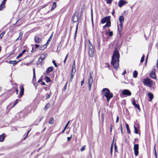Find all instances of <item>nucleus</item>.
<instances>
[{
  "label": "nucleus",
  "instance_id": "f257e3e1",
  "mask_svg": "<svg viewBox=\"0 0 158 158\" xmlns=\"http://www.w3.org/2000/svg\"><path fill=\"white\" fill-rule=\"evenodd\" d=\"M119 54L117 49L114 50L111 62L113 67L117 69L119 66Z\"/></svg>",
  "mask_w": 158,
  "mask_h": 158
},
{
  "label": "nucleus",
  "instance_id": "f03ea898",
  "mask_svg": "<svg viewBox=\"0 0 158 158\" xmlns=\"http://www.w3.org/2000/svg\"><path fill=\"white\" fill-rule=\"evenodd\" d=\"M102 93L104 96L106 98L107 101L108 102L113 97V94L110 92L108 88H104L102 90Z\"/></svg>",
  "mask_w": 158,
  "mask_h": 158
},
{
  "label": "nucleus",
  "instance_id": "7ed1b4c3",
  "mask_svg": "<svg viewBox=\"0 0 158 158\" xmlns=\"http://www.w3.org/2000/svg\"><path fill=\"white\" fill-rule=\"evenodd\" d=\"M143 82L145 86L148 87H151L153 85V81L148 77L144 79Z\"/></svg>",
  "mask_w": 158,
  "mask_h": 158
},
{
  "label": "nucleus",
  "instance_id": "20e7f679",
  "mask_svg": "<svg viewBox=\"0 0 158 158\" xmlns=\"http://www.w3.org/2000/svg\"><path fill=\"white\" fill-rule=\"evenodd\" d=\"M15 91H16V94H18V89L17 88H12L11 90H8L7 92H5L4 93V95H5L6 97L5 99L9 98L10 95Z\"/></svg>",
  "mask_w": 158,
  "mask_h": 158
},
{
  "label": "nucleus",
  "instance_id": "39448f33",
  "mask_svg": "<svg viewBox=\"0 0 158 158\" xmlns=\"http://www.w3.org/2000/svg\"><path fill=\"white\" fill-rule=\"evenodd\" d=\"M89 56L92 57H93L94 55V49L93 47L92 44L90 42V40H89Z\"/></svg>",
  "mask_w": 158,
  "mask_h": 158
},
{
  "label": "nucleus",
  "instance_id": "423d86ee",
  "mask_svg": "<svg viewBox=\"0 0 158 158\" xmlns=\"http://www.w3.org/2000/svg\"><path fill=\"white\" fill-rule=\"evenodd\" d=\"M131 94V92L128 89H125L122 91V93L121 94L120 96L122 98H123L124 97L130 96Z\"/></svg>",
  "mask_w": 158,
  "mask_h": 158
},
{
  "label": "nucleus",
  "instance_id": "0eeeda50",
  "mask_svg": "<svg viewBox=\"0 0 158 158\" xmlns=\"http://www.w3.org/2000/svg\"><path fill=\"white\" fill-rule=\"evenodd\" d=\"M92 73L90 72L89 77L88 80V84L89 86V91L91 90V87L93 82V79L92 77Z\"/></svg>",
  "mask_w": 158,
  "mask_h": 158
},
{
  "label": "nucleus",
  "instance_id": "6e6552de",
  "mask_svg": "<svg viewBox=\"0 0 158 158\" xmlns=\"http://www.w3.org/2000/svg\"><path fill=\"white\" fill-rule=\"evenodd\" d=\"M46 57V55L44 54H42L41 56L39 58L38 60L36 62L37 65H39L41 64L43 61L44 60Z\"/></svg>",
  "mask_w": 158,
  "mask_h": 158
},
{
  "label": "nucleus",
  "instance_id": "1a4fd4ad",
  "mask_svg": "<svg viewBox=\"0 0 158 158\" xmlns=\"http://www.w3.org/2000/svg\"><path fill=\"white\" fill-rule=\"evenodd\" d=\"M133 149L134 151V154L136 156L139 154V145L138 144H135L134 146Z\"/></svg>",
  "mask_w": 158,
  "mask_h": 158
},
{
  "label": "nucleus",
  "instance_id": "9d476101",
  "mask_svg": "<svg viewBox=\"0 0 158 158\" xmlns=\"http://www.w3.org/2000/svg\"><path fill=\"white\" fill-rule=\"evenodd\" d=\"M156 69H152L151 72L150 73V76L152 78L156 79Z\"/></svg>",
  "mask_w": 158,
  "mask_h": 158
},
{
  "label": "nucleus",
  "instance_id": "9b49d317",
  "mask_svg": "<svg viewBox=\"0 0 158 158\" xmlns=\"http://www.w3.org/2000/svg\"><path fill=\"white\" fill-rule=\"evenodd\" d=\"M79 15L78 13H75L73 15L72 18V20L73 23L77 22L78 19Z\"/></svg>",
  "mask_w": 158,
  "mask_h": 158
},
{
  "label": "nucleus",
  "instance_id": "f8f14e48",
  "mask_svg": "<svg viewBox=\"0 0 158 158\" xmlns=\"http://www.w3.org/2000/svg\"><path fill=\"white\" fill-rule=\"evenodd\" d=\"M131 102L132 104L139 111H140V109L139 105L138 104H137L136 103L135 99L134 98H133V101H132Z\"/></svg>",
  "mask_w": 158,
  "mask_h": 158
},
{
  "label": "nucleus",
  "instance_id": "ddd939ff",
  "mask_svg": "<svg viewBox=\"0 0 158 158\" xmlns=\"http://www.w3.org/2000/svg\"><path fill=\"white\" fill-rule=\"evenodd\" d=\"M109 20H110V16H106L101 19V23L103 24L106 23Z\"/></svg>",
  "mask_w": 158,
  "mask_h": 158
},
{
  "label": "nucleus",
  "instance_id": "4468645a",
  "mask_svg": "<svg viewBox=\"0 0 158 158\" xmlns=\"http://www.w3.org/2000/svg\"><path fill=\"white\" fill-rule=\"evenodd\" d=\"M119 21L120 22V26L121 28H122L123 26V23L124 21V18L123 16H120L119 18Z\"/></svg>",
  "mask_w": 158,
  "mask_h": 158
},
{
  "label": "nucleus",
  "instance_id": "2eb2a0df",
  "mask_svg": "<svg viewBox=\"0 0 158 158\" xmlns=\"http://www.w3.org/2000/svg\"><path fill=\"white\" fill-rule=\"evenodd\" d=\"M127 2L123 0H120L118 2V6L119 7H121L125 5Z\"/></svg>",
  "mask_w": 158,
  "mask_h": 158
},
{
  "label": "nucleus",
  "instance_id": "dca6fc26",
  "mask_svg": "<svg viewBox=\"0 0 158 158\" xmlns=\"http://www.w3.org/2000/svg\"><path fill=\"white\" fill-rule=\"evenodd\" d=\"M53 69V67L52 66L49 67L47 68L46 71V73L48 74L52 72Z\"/></svg>",
  "mask_w": 158,
  "mask_h": 158
},
{
  "label": "nucleus",
  "instance_id": "f3484780",
  "mask_svg": "<svg viewBox=\"0 0 158 158\" xmlns=\"http://www.w3.org/2000/svg\"><path fill=\"white\" fill-rule=\"evenodd\" d=\"M111 26V22L110 20H109L107 22H106V24L104 26L103 28V29H104L106 27H109Z\"/></svg>",
  "mask_w": 158,
  "mask_h": 158
},
{
  "label": "nucleus",
  "instance_id": "a211bd4d",
  "mask_svg": "<svg viewBox=\"0 0 158 158\" xmlns=\"http://www.w3.org/2000/svg\"><path fill=\"white\" fill-rule=\"evenodd\" d=\"M148 96L149 98V101H151L153 99L154 97L153 95L152 94L149 92L148 94Z\"/></svg>",
  "mask_w": 158,
  "mask_h": 158
},
{
  "label": "nucleus",
  "instance_id": "6ab92c4d",
  "mask_svg": "<svg viewBox=\"0 0 158 158\" xmlns=\"http://www.w3.org/2000/svg\"><path fill=\"white\" fill-rule=\"evenodd\" d=\"M52 35L50 36V37L49 38L48 40L47 43H46V44H44V45L42 46V47H44V48H46V47L47 46V45H46V44H47V45L49 44V42H50V40H51L52 39Z\"/></svg>",
  "mask_w": 158,
  "mask_h": 158
},
{
  "label": "nucleus",
  "instance_id": "aec40b11",
  "mask_svg": "<svg viewBox=\"0 0 158 158\" xmlns=\"http://www.w3.org/2000/svg\"><path fill=\"white\" fill-rule=\"evenodd\" d=\"M5 135V134L3 133V134L0 135V142H2L4 141L5 137L4 135Z\"/></svg>",
  "mask_w": 158,
  "mask_h": 158
},
{
  "label": "nucleus",
  "instance_id": "412c9836",
  "mask_svg": "<svg viewBox=\"0 0 158 158\" xmlns=\"http://www.w3.org/2000/svg\"><path fill=\"white\" fill-rule=\"evenodd\" d=\"M34 40L35 42L36 43H39L41 41V39L38 36L35 37Z\"/></svg>",
  "mask_w": 158,
  "mask_h": 158
},
{
  "label": "nucleus",
  "instance_id": "4be33fe9",
  "mask_svg": "<svg viewBox=\"0 0 158 158\" xmlns=\"http://www.w3.org/2000/svg\"><path fill=\"white\" fill-rule=\"evenodd\" d=\"M5 3L3 2H2L0 5V10H2V9L5 7Z\"/></svg>",
  "mask_w": 158,
  "mask_h": 158
},
{
  "label": "nucleus",
  "instance_id": "5701e85b",
  "mask_svg": "<svg viewBox=\"0 0 158 158\" xmlns=\"http://www.w3.org/2000/svg\"><path fill=\"white\" fill-rule=\"evenodd\" d=\"M56 2H54L53 3L51 10L52 11L53 10H54L56 7Z\"/></svg>",
  "mask_w": 158,
  "mask_h": 158
},
{
  "label": "nucleus",
  "instance_id": "b1692460",
  "mask_svg": "<svg viewBox=\"0 0 158 158\" xmlns=\"http://www.w3.org/2000/svg\"><path fill=\"white\" fill-rule=\"evenodd\" d=\"M138 74L136 70H135L133 74V77L135 78H136Z\"/></svg>",
  "mask_w": 158,
  "mask_h": 158
},
{
  "label": "nucleus",
  "instance_id": "393cba45",
  "mask_svg": "<svg viewBox=\"0 0 158 158\" xmlns=\"http://www.w3.org/2000/svg\"><path fill=\"white\" fill-rule=\"evenodd\" d=\"M24 89L23 87H21L20 89V97L23 96L24 94Z\"/></svg>",
  "mask_w": 158,
  "mask_h": 158
},
{
  "label": "nucleus",
  "instance_id": "a878e982",
  "mask_svg": "<svg viewBox=\"0 0 158 158\" xmlns=\"http://www.w3.org/2000/svg\"><path fill=\"white\" fill-rule=\"evenodd\" d=\"M19 61L18 62H16V60L15 61H12L10 60L9 61V63L10 64H13L14 65L16 64H17L18 62H19Z\"/></svg>",
  "mask_w": 158,
  "mask_h": 158
},
{
  "label": "nucleus",
  "instance_id": "bb28decb",
  "mask_svg": "<svg viewBox=\"0 0 158 158\" xmlns=\"http://www.w3.org/2000/svg\"><path fill=\"white\" fill-rule=\"evenodd\" d=\"M76 71V69L75 66H74V64H73L72 67V69L71 71V73H75Z\"/></svg>",
  "mask_w": 158,
  "mask_h": 158
},
{
  "label": "nucleus",
  "instance_id": "cd10ccee",
  "mask_svg": "<svg viewBox=\"0 0 158 158\" xmlns=\"http://www.w3.org/2000/svg\"><path fill=\"white\" fill-rule=\"evenodd\" d=\"M126 127L127 130V133L128 134L130 133V131L129 128V125L127 123H125Z\"/></svg>",
  "mask_w": 158,
  "mask_h": 158
},
{
  "label": "nucleus",
  "instance_id": "c85d7f7f",
  "mask_svg": "<svg viewBox=\"0 0 158 158\" xmlns=\"http://www.w3.org/2000/svg\"><path fill=\"white\" fill-rule=\"evenodd\" d=\"M51 105L50 103H48L46 106H45L44 109V110H48V109L50 107Z\"/></svg>",
  "mask_w": 158,
  "mask_h": 158
},
{
  "label": "nucleus",
  "instance_id": "c756f323",
  "mask_svg": "<svg viewBox=\"0 0 158 158\" xmlns=\"http://www.w3.org/2000/svg\"><path fill=\"white\" fill-rule=\"evenodd\" d=\"M54 121V118H50L49 121V123L50 124H52L53 123Z\"/></svg>",
  "mask_w": 158,
  "mask_h": 158
},
{
  "label": "nucleus",
  "instance_id": "7c9ffc66",
  "mask_svg": "<svg viewBox=\"0 0 158 158\" xmlns=\"http://www.w3.org/2000/svg\"><path fill=\"white\" fill-rule=\"evenodd\" d=\"M45 79L47 82H49L51 81V80L50 79L49 77H48L46 76L45 77Z\"/></svg>",
  "mask_w": 158,
  "mask_h": 158
},
{
  "label": "nucleus",
  "instance_id": "2f4dec72",
  "mask_svg": "<svg viewBox=\"0 0 158 158\" xmlns=\"http://www.w3.org/2000/svg\"><path fill=\"white\" fill-rule=\"evenodd\" d=\"M106 34H108V35L110 36H111L113 35V32L112 31H110L108 33H106Z\"/></svg>",
  "mask_w": 158,
  "mask_h": 158
},
{
  "label": "nucleus",
  "instance_id": "473e14b6",
  "mask_svg": "<svg viewBox=\"0 0 158 158\" xmlns=\"http://www.w3.org/2000/svg\"><path fill=\"white\" fill-rule=\"evenodd\" d=\"M113 148V143H112L111 145L110 148V154H111V156L112 155V154Z\"/></svg>",
  "mask_w": 158,
  "mask_h": 158
},
{
  "label": "nucleus",
  "instance_id": "72a5a7b5",
  "mask_svg": "<svg viewBox=\"0 0 158 158\" xmlns=\"http://www.w3.org/2000/svg\"><path fill=\"white\" fill-rule=\"evenodd\" d=\"M5 33V31H3L1 33V34H0V39H2Z\"/></svg>",
  "mask_w": 158,
  "mask_h": 158
},
{
  "label": "nucleus",
  "instance_id": "f704fd0d",
  "mask_svg": "<svg viewBox=\"0 0 158 158\" xmlns=\"http://www.w3.org/2000/svg\"><path fill=\"white\" fill-rule=\"evenodd\" d=\"M18 103V99H17L14 102V104L12 106V107H14Z\"/></svg>",
  "mask_w": 158,
  "mask_h": 158
},
{
  "label": "nucleus",
  "instance_id": "c9c22d12",
  "mask_svg": "<svg viewBox=\"0 0 158 158\" xmlns=\"http://www.w3.org/2000/svg\"><path fill=\"white\" fill-rule=\"evenodd\" d=\"M134 130H135V133L136 134H137L138 133V129L136 128L135 126L134 125Z\"/></svg>",
  "mask_w": 158,
  "mask_h": 158
},
{
  "label": "nucleus",
  "instance_id": "e433bc0d",
  "mask_svg": "<svg viewBox=\"0 0 158 158\" xmlns=\"http://www.w3.org/2000/svg\"><path fill=\"white\" fill-rule=\"evenodd\" d=\"M145 57V56L144 54H143V56L141 58V59L140 60V62H143L144 60Z\"/></svg>",
  "mask_w": 158,
  "mask_h": 158
},
{
  "label": "nucleus",
  "instance_id": "4c0bfd02",
  "mask_svg": "<svg viewBox=\"0 0 158 158\" xmlns=\"http://www.w3.org/2000/svg\"><path fill=\"white\" fill-rule=\"evenodd\" d=\"M154 150L155 151V156L156 158H157V154L156 152V144H155L154 147Z\"/></svg>",
  "mask_w": 158,
  "mask_h": 158
},
{
  "label": "nucleus",
  "instance_id": "58836bf2",
  "mask_svg": "<svg viewBox=\"0 0 158 158\" xmlns=\"http://www.w3.org/2000/svg\"><path fill=\"white\" fill-rule=\"evenodd\" d=\"M74 73H73H73H71V77H70L71 80H72V79H73V77H74Z\"/></svg>",
  "mask_w": 158,
  "mask_h": 158
},
{
  "label": "nucleus",
  "instance_id": "ea45409f",
  "mask_svg": "<svg viewBox=\"0 0 158 158\" xmlns=\"http://www.w3.org/2000/svg\"><path fill=\"white\" fill-rule=\"evenodd\" d=\"M107 4H111L112 0H105Z\"/></svg>",
  "mask_w": 158,
  "mask_h": 158
},
{
  "label": "nucleus",
  "instance_id": "a19ab883",
  "mask_svg": "<svg viewBox=\"0 0 158 158\" xmlns=\"http://www.w3.org/2000/svg\"><path fill=\"white\" fill-rule=\"evenodd\" d=\"M50 94L47 95L46 96V99H48L51 96V92H50Z\"/></svg>",
  "mask_w": 158,
  "mask_h": 158
},
{
  "label": "nucleus",
  "instance_id": "79ce46f5",
  "mask_svg": "<svg viewBox=\"0 0 158 158\" xmlns=\"http://www.w3.org/2000/svg\"><path fill=\"white\" fill-rule=\"evenodd\" d=\"M67 84H68V82H67L66 83L65 85V86L64 87V91H65L67 89Z\"/></svg>",
  "mask_w": 158,
  "mask_h": 158
},
{
  "label": "nucleus",
  "instance_id": "37998d69",
  "mask_svg": "<svg viewBox=\"0 0 158 158\" xmlns=\"http://www.w3.org/2000/svg\"><path fill=\"white\" fill-rule=\"evenodd\" d=\"M52 63L56 67H57L58 65L56 64V63H55V60H53L52 61Z\"/></svg>",
  "mask_w": 158,
  "mask_h": 158
},
{
  "label": "nucleus",
  "instance_id": "c03bdc74",
  "mask_svg": "<svg viewBox=\"0 0 158 158\" xmlns=\"http://www.w3.org/2000/svg\"><path fill=\"white\" fill-rule=\"evenodd\" d=\"M85 146H83L81 148V151H83L84 150H85Z\"/></svg>",
  "mask_w": 158,
  "mask_h": 158
},
{
  "label": "nucleus",
  "instance_id": "a18cd8bd",
  "mask_svg": "<svg viewBox=\"0 0 158 158\" xmlns=\"http://www.w3.org/2000/svg\"><path fill=\"white\" fill-rule=\"evenodd\" d=\"M114 150H115V151L116 152H118V151H117V146L115 144H114Z\"/></svg>",
  "mask_w": 158,
  "mask_h": 158
},
{
  "label": "nucleus",
  "instance_id": "49530a36",
  "mask_svg": "<svg viewBox=\"0 0 158 158\" xmlns=\"http://www.w3.org/2000/svg\"><path fill=\"white\" fill-rule=\"evenodd\" d=\"M30 130H29L28 132H27V134L26 135V136L23 139V140H24L27 136L28 133H29V132L30 131Z\"/></svg>",
  "mask_w": 158,
  "mask_h": 158
},
{
  "label": "nucleus",
  "instance_id": "de8ad7c7",
  "mask_svg": "<svg viewBox=\"0 0 158 158\" xmlns=\"http://www.w3.org/2000/svg\"><path fill=\"white\" fill-rule=\"evenodd\" d=\"M26 52V50L25 49H24L23 50L22 52L20 53V56L22 55V54L24 53H25Z\"/></svg>",
  "mask_w": 158,
  "mask_h": 158
},
{
  "label": "nucleus",
  "instance_id": "09e8293b",
  "mask_svg": "<svg viewBox=\"0 0 158 158\" xmlns=\"http://www.w3.org/2000/svg\"><path fill=\"white\" fill-rule=\"evenodd\" d=\"M69 122H70V121H68V122L66 124V125H65V126L64 127V128H65V129H66V128L67 127L68 125H69Z\"/></svg>",
  "mask_w": 158,
  "mask_h": 158
},
{
  "label": "nucleus",
  "instance_id": "8fccbe9b",
  "mask_svg": "<svg viewBox=\"0 0 158 158\" xmlns=\"http://www.w3.org/2000/svg\"><path fill=\"white\" fill-rule=\"evenodd\" d=\"M118 120H119V117L118 116H117V118H116V123H118Z\"/></svg>",
  "mask_w": 158,
  "mask_h": 158
},
{
  "label": "nucleus",
  "instance_id": "3c124183",
  "mask_svg": "<svg viewBox=\"0 0 158 158\" xmlns=\"http://www.w3.org/2000/svg\"><path fill=\"white\" fill-rule=\"evenodd\" d=\"M71 137H72V135H71L70 137H67V140L68 141H69V140H70L71 139Z\"/></svg>",
  "mask_w": 158,
  "mask_h": 158
},
{
  "label": "nucleus",
  "instance_id": "603ef678",
  "mask_svg": "<svg viewBox=\"0 0 158 158\" xmlns=\"http://www.w3.org/2000/svg\"><path fill=\"white\" fill-rule=\"evenodd\" d=\"M35 48H38L39 47V45L37 44H35Z\"/></svg>",
  "mask_w": 158,
  "mask_h": 158
},
{
  "label": "nucleus",
  "instance_id": "864d4df0",
  "mask_svg": "<svg viewBox=\"0 0 158 158\" xmlns=\"http://www.w3.org/2000/svg\"><path fill=\"white\" fill-rule=\"evenodd\" d=\"M120 126H121V132L122 134L123 133V128H122V124H120Z\"/></svg>",
  "mask_w": 158,
  "mask_h": 158
},
{
  "label": "nucleus",
  "instance_id": "5fc2aeb1",
  "mask_svg": "<svg viewBox=\"0 0 158 158\" xmlns=\"http://www.w3.org/2000/svg\"><path fill=\"white\" fill-rule=\"evenodd\" d=\"M113 126L112 125H111L110 127V132H112Z\"/></svg>",
  "mask_w": 158,
  "mask_h": 158
},
{
  "label": "nucleus",
  "instance_id": "6e6d98bb",
  "mask_svg": "<svg viewBox=\"0 0 158 158\" xmlns=\"http://www.w3.org/2000/svg\"><path fill=\"white\" fill-rule=\"evenodd\" d=\"M84 80H83L81 81V85L82 86L83 84H84Z\"/></svg>",
  "mask_w": 158,
  "mask_h": 158
},
{
  "label": "nucleus",
  "instance_id": "4d7b16f0",
  "mask_svg": "<svg viewBox=\"0 0 158 158\" xmlns=\"http://www.w3.org/2000/svg\"><path fill=\"white\" fill-rule=\"evenodd\" d=\"M114 13H115V12L114 11V10L113 9V11L112 13V15H113V16H114Z\"/></svg>",
  "mask_w": 158,
  "mask_h": 158
},
{
  "label": "nucleus",
  "instance_id": "13d9d810",
  "mask_svg": "<svg viewBox=\"0 0 158 158\" xmlns=\"http://www.w3.org/2000/svg\"><path fill=\"white\" fill-rule=\"evenodd\" d=\"M33 80L35 79V74H33Z\"/></svg>",
  "mask_w": 158,
  "mask_h": 158
},
{
  "label": "nucleus",
  "instance_id": "bf43d9fd",
  "mask_svg": "<svg viewBox=\"0 0 158 158\" xmlns=\"http://www.w3.org/2000/svg\"><path fill=\"white\" fill-rule=\"evenodd\" d=\"M126 73V70H124L123 72L122 73V74L123 75H124Z\"/></svg>",
  "mask_w": 158,
  "mask_h": 158
},
{
  "label": "nucleus",
  "instance_id": "052dcab7",
  "mask_svg": "<svg viewBox=\"0 0 158 158\" xmlns=\"http://www.w3.org/2000/svg\"><path fill=\"white\" fill-rule=\"evenodd\" d=\"M6 1L7 0H3L2 2L5 4Z\"/></svg>",
  "mask_w": 158,
  "mask_h": 158
},
{
  "label": "nucleus",
  "instance_id": "680f3d73",
  "mask_svg": "<svg viewBox=\"0 0 158 158\" xmlns=\"http://www.w3.org/2000/svg\"><path fill=\"white\" fill-rule=\"evenodd\" d=\"M43 117H40V119L39 122H40L41 120H42V119H43Z\"/></svg>",
  "mask_w": 158,
  "mask_h": 158
},
{
  "label": "nucleus",
  "instance_id": "e2e57ef3",
  "mask_svg": "<svg viewBox=\"0 0 158 158\" xmlns=\"http://www.w3.org/2000/svg\"><path fill=\"white\" fill-rule=\"evenodd\" d=\"M66 59H67L66 57H65V58L64 60V63H66Z\"/></svg>",
  "mask_w": 158,
  "mask_h": 158
},
{
  "label": "nucleus",
  "instance_id": "0e129e2a",
  "mask_svg": "<svg viewBox=\"0 0 158 158\" xmlns=\"http://www.w3.org/2000/svg\"><path fill=\"white\" fill-rule=\"evenodd\" d=\"M91 17H92V19H93V11H92V9L91 10Z\"/></svg>",
  "mask_w": 158,
  "mask_h": 158
},
{
  "label": "nucleus",
  "instance_id": "69168bd1",
  "mask_svg": "<svg viewBox=\"0 0 158 158\" xmlns=\"http://www.w3.org/2000/svg\"><path fill=\"white\" fill-rule=\"evenodd\" d=\"M42 84L43 85H45V83L44 82H42Z\"/></svg>",
  "mask_w": 158,
  "mask_h": 158
},
{
  "label": "nucleus",
  "instance_id": "338daca9",
  "mask_svg": "<svg viewBox=\"0 0 158 158\" xmlns=\"http://www.w3.org/2000/svg\"><path fill=\"white\" fill-rule=\"evenodd\" d=\"M33 74H35V69L34 68L33 69Z\"/></svg>",
  "mask_w": 158,
  "mask_h": 158
},
{
  "label": "nucleus",
  "instance_id": "774afa93",
  "mask_svg": "<svg viewBox=\"0 0 158 158\" xmlns=\"http://www.w3.org/2000/svg\"><path fill=\"white\" fill-rule=\"evenodd\" d=\"M65 130V128H64V129H63V131H62V133H63L64 132Z\"/></svg>",
  "mask_w": 158,
  "mask_h": 158
}]
</instances>
